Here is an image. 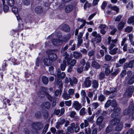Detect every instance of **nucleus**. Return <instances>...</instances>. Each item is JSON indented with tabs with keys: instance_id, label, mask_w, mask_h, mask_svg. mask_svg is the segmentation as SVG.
<instances>
[{
	"instance_id": "680f3d73",
	"label": "nucleus",
	"mask_w": 134,
	"mask_h": 134,
	"mask_svg": "<svg viewBox=\"0 0 134 134\" xmlns=\"http://www.w3.org/2000/svg\"><path fill=\"white\" fill-rule=\"evenodd\" d=\"M126 74V72L125 70H124L122 71L121 74L120 76L121 77H123Z\"/></svg>"
},
{
	"instance_id": "4be33fe9",
	"label": "nucleus",
	"mask_w": 134,
	"mask_h": 134,
	"mask_svg": "<svg viewBox=\"0 0 134 134\" xmlns=\"http://www.w3.org/2000/svg\"><path fill=\"white\" fill-rule=\"evenodd\" d=\"M43 62L44 64L46 66L50 65L52 63V61L47 58L44 59L43 60Z\"/></svg>"
},
{
	"instance_id": "c85d7f7f",
	"label": "nucleus",
	"mask_w": 134,
	"mask_h": 134,
	"mask_svg": "<svg viewBox=\"0 0 134 134\" xmlns=\"http://www.w3.org/2000/svg\"><path fill=\"white\" fill-rule=\"evenodd\" d=\"M127 23L134 25V16H131L129 18L127 21Z\"/></svg>"
},
{
	"instance_id": "bf43d9fd",
	"label": "nucleus",
	"mask_w": 134,
	"mask_h": 134,
	"mask_svg": "<svg viewBox=\"0 0 134 134\" xmlns=\"http://www.w3.org/2000/svg\"><path fill=\"white\" fill-rule=\"evenodd\" d=\"M65 105L68 107L70 106L71 104V100L66 101H65Z\"/></svg>"
},
{
	"instance_id": "393cba45",
	"label": "nucleus",
	"mask_w": 134,
	"mask_h": 134,
	"mask_svg": "<svg viewBox=\"0 0 134 134\" xmlns=\"http://www.w3.org/2000/svg\"><path fill=\"white\" fill-rule=\"evenodd\" d=\"M3 1V5H4V8H3V10L4 12H7L8 10V7L7 4H5L4 5V3H5V2H6V3H7V4H8V3H7V2L5 0H2Z\"/></svg>"
},
{
	"instance_id": "603ef678",
	"label": "nucleus",
	"mask_w": 134,
	"mask_h": 134,
	"mask_svg": "<svg viewBox=\"0 0 134 134\" xmlns=\"http://www.w3.org/2000/svg\"><path fill=\"white\" fill-rule=\"evenodd\" d=\"M105 60L107 61H110L112 59V57L109 55H106L105 57Z\"/></svg>"
},
{
	"instance_id": "4d7b16f0",
	"label": "nucleus",
	"mask_w": 134,
	"mask_h": 134,
	"mask_svg": "<svg viewBox=\"0 0 134 134\" xmlns=\"http://www.w3.org/2000/svg\"><path fill=\"white\" fill-rule=\"evenodd\" d=\"M86 134H90L91 133V130L90 128H86L85 129Z\"/></svg>"
},
{
	"instance_id": "f3484780",
	"label": "nucleus",
	"mask_w": 134,
	"mask_h": 134,
	"mask_svg": "<svg viewBox=\"0 0 134 134\" xmlns=\"http://www.w3.org/2000/svg\"><path fill=\"white\" fill-rule=\"evenodd\" d=\"M104 118L102 116H99L97 119L96 124L97 125H100L102 124V122L104 119Z\"/></svg>"
},
{
	"instance_id": "8fccbe9b",
	"label": "nucleus",
	"mask_w": 134,
	"mask_h": 134,
	"mask_svg": "<svg viewBox=\"0 0 134 134\" xmlns=\"http://www.w3.org/2000/svg\"><path fill=\"white\" fill-rule=\"evenodd\" d=\"M92 106L93 108L95 109L99 106V104L98 103L96 102L92 104Z\"/></svg>"
},
{
	"instance_id": "6e6552de",
	"label": "nucleus",
	"mask_w": 134,
	"mask_h": 134,
	"mask_svg": "<svg viewBox=\"0 0 134 134\" xmlns=\"http://www.w3.org/2000/svg\"><path fill=\"white\" fill-rule=\"evenodd\" d=\"M72 106L75 110L79 111L81 107V104L78 101H75L73 102Z\"/></svg>"
},
{
	"instance_id": "6ab92c4d",
	"label": "nucleus",
	"mask_w": 134,
	"mask_h": 134,
	"mask_svg": "<svg viewBox=\"0 0 134 134\" xmlns=\"http://www.w3.org/2000/svg\"><path fill=\"white\" fill-rule=\"evenodd\" d=\"M61 27L62 29L65 31H68L70 30L69 26L66 24H63L61 25Z\"/></svg>"
},
{
	"instance_id": "4468645a",
	"label": "nucleus",
	"mask_w": 134,
	"mask_h": 134,
	"mask_svg": "<svg viewBox=\"0 0 134 134\" xmlns=\"http://www.w3.org/2000/svg\"><path fill=\"white\" fill-rule=\"evenodd\" d=\"M12 10L13 12L16 15L17 20H19L20 18L19 15L18 14V11L17 8L16 7H14L12 8Z\"/></svg>"
},
{
	"instance_id": "1a4fd4ad",
	"label": "nucleus",
	"mask_w": 134,
	"mask_h": 134,
	"mask_svg": "<svg viewBox=\"0 0 134 134\" xmlns=\"http://www.w3.org/2000/svg\"><path fill=\"white\" fill-rule=\"evenodd\" d=\"M65 109L62 108L60 109H58L55 110L54 111V113L55 115L60 116L62 115L65 112Z\"/></svg>"
},
{
	"instance_id": "473e14b6",
	"label": "nucleus",
	"mask_w": 134,
	"mask_h": 134,
	"mask_svg": "<svg viewBox=\"0 0 134 134\" xmlns=\"http://www.w3.org/2000/svg\"><path fill=\"white\" fill-rule=\"evenodd\" d=\"M43 82L45 84H47L48 82V79L45 76H43L42 78Z\"/></svg>"
},
{
	"instance_id": "dca6fc26",
	"label": "nucleus",
	"mask_w": 134,
	"mask_h": 134,
	"mask_svg": "<svg viewBox=\"0 0 134 134\" xmlns=\"http://www.w3.org/2000/svg\"><path fill=\"white\" fill-rule=\"evenodd\" d=\"M35 12L37 14H40L42 12L43 10L42 8L40 6H38L35 9Z\"/></svg>"
},
{
	"instance_id": "7ed1b4c3",
	"label": "nucleus",
	"mask_w": 134,
	"mask_h": 134,
	"mask_svg": "<svg viewBox=\"0 0 134 134\" xmlns=\"http://www.w3.org/2000/svg\"><path fill=\"white\" fill-rule=\"evenodd\" d=\"M134 110V105L133 104H131L129 106L128 109H126L124 110V114L126 115L129 114L130 115L133 114Z\"/></svg>"
},
{
	"instance_id": "ddd939ff",
	"label": "nucleus",
	"mask_w": 134,
	"mask_h": 134,
	"mask_svg": "<svg viewBox=\"0 0 134 134\" xmlns=\"http://www.w3.org/2000/svg\"><path fill=\"white\" fill-rule=\"evenodd\" d=\"M73 6L70 4L66 6L65 8V12L67 13H69L71 12L73 10Z\"/></svg>"
},
{
	"instance_id": "79ce46f5",
	"label": "nucleus",
	"mask_w": 134,
	"mask_h": 134,
	"mask_svg": "<svg viewBox=\"0 0 134 134\" xmlns=\"http://www.w3.org/2000/svg\"><path fill=\"white\" fill-rule=\"evenodd\" d=\"M81 96L85 100V97L86 96V93L85 91L84 90H82L81 91Z\"/></svg>"
},
{
	"instance_id": "09e8293b",
	"label": "nucleus",
	"mask_w": 134,
	"mask_h": 134,
	"mask_svg": "<svg viewBox=\"0 0 134 134\" xmlns=\"http://www.w3.org/2000/svg\"><path fill=\"white\" fill-rule=\"evenodd\" d=\"M75 90L73 89H70L68 91V94L70 95H72L74 93Z\"/></svg>"
},
{
	"instance_id": "774afa93",
	"label": "nucleus",
	"mask_w": 134,
	"mask_h": 134,
	"mask_svg": "<svg viewBox=\"0 0 134 134\" xmlns=\"http://www.w3.org/2000/svg\"><path fill=\"white\" fill-rule=\"evenodd\" d=\"M134 63V60H132L130 61L129 63V67L131 68L133 66V64Z\"/></svg>"
},
{
	"instance_id": "0e129e2a",
	"label": "nucleus",
	"mask_w": 134,
	"mask_h": 134,
	"mask_svg": "<svg viewBox=\"0 0 134 134\" xmlns=\"http://www.w3.org/2000/svg\"><path fill=\"white\" fill-rule=\"evenodd\" d=\"M111 8L112 10L115 11L117 13L119 11V8L116 6L111 7Z\"/></svg>"
},
{
	"instance_id": "3c124183",
	"label": "nucleus",
	"mask_w": 134,
	"mask_h": 134,
	"mask_svg": "<svg viewBox=\"0 0 134 134\" xmlns=\"http://www.w3.org/2000/svg\"><path fill=\"white\" fill-rule=\"evenodd\" d=\"M111 100H109L107 101L105 105V108H108L109 107L111 104Z\"/></svg>"
},
{
	"instance_id": "338daca9",
	"label": "nucleus",
	"mask_w": 134,
	"mask_h": 134,
	"mask_svg": "<svg viewBox=\"0 0 134 134\" xmlns=\"http://www.w3.org/2000/svg\"><path fill=\"white\" fill-rule=\"evenodd\" d=\"M112 29V30L110 31V34L111 35H114L117 31V29L115 28H113Z\"/></svg>"
},
{
	"instance_id": "2f4dec72",
	"label": "nucleus",
	"mask_w": 134,
	"mask_h": 134,
	"mask_svg": "<svg viewBox=\"0 0 134 134\" xmlns=\"http://www.w3.org/2000/svg\"><path fill=\"white\" fill-rule=\"evenodd\" d=\"M57 84L58 86V87L61 88L62 87V83L61 80L60 79H57L56 81Z\"/></svg>"
},
{
	"instance_id": "13d9d810",
	"label": "nucleus",
	"mask_w": 134,
	"mask_h": 134,
	"mask_svg": "<svg viewBox=\"0 0 134 134\" xmlns=\"http://www.w3.org/2000/svg\"><path fill=\"white\" fill-rule=\"evenodd\" d=\"M111 102V106H112V107L113 108L117 106V104L116 103V101L115 100L113 99L112 100Z\"/></svg>"
},
{
	"instance_id": "a18cd8bd",
	"label": "nucleus",
	"mask_w": 134,
	"mask_h": 134,
	"mask_svg": "<svg viewBox=\"0 0 134 134\" xmlns=\"http://www.w3.org/2000/svg\"><path fill=\"white\" fill-rule=\"evenodd\" d=\"M113 128L110 125H109L106 128V132L107 133L110 132L112 130Z\"/></svg>"
},
{
	"instance_id": "5701e85b",
	"label": "nucleus",
	"mask_w": 134,
	"mask_h": 134,
	"mask_svg": "<svg viewBox=\"0 0 134 134\" xmlns=\"http://www.w3.org/2000/svg\"><path fill=\"white\" fill-rule=\"evenodd\" d=\"M66 60L65 59V60H64L63 63H62L60 66V68L62 71H64L66 68Z\"/></svg>"
},
{
	"instance_id": "de8ad7c7",
	"label": "nucleus",
	"mask_w": 134,
	"mask_h": 134,
	"mask_svg": "<svg viewBox=\"0 0 134 134\" xmlns=\"http://www.w3.org/2000/svg\"><path fill=\"white\" fill-rule=\"evenodd\" d=\"M49 125L48 124H47L46 125L43 130V131H42V133L43 134H44L46 133L47 131V130L49 127Z\"/></svg>"
},
{
	"instance_id": "58836bf2",
	"label": "nucleus",
	"mask_w": 134,
	"mask_h": 134,
	"mask_svg": "<svg viewBox=\"0 0 134 134\" xmlns=\"http://www.w3.org/2000/svg\"><path fill=\"white\" fill-rule=\"evenodd\" d=\"M86 113V109L84 108H82L80 111V114L81 115H84Z\"/></svg>"
},
{
	"instance_id": "b1692460",
	"label": "nucleus",
	"mask_w": 134,
	"mask_h": 134,
	"mask_svg": "<svg viewBox=\"0 0 134 134\" xmlns=\"http://www.w3.org/2000/svg\"><path fill=\"white\" fill-rule=\"evenodd\" d=\"M119 124L117 125L115 128V130L117 131H121L123 127V124L121 122H119Z\"/></svg>"
},
{
	"instance_id": "9b49d317",
	"label": "nucleus",
	"mask_w": 134,
	"mask_h": 134,
	"mask_svg": "<svg viewBox=\"0 0 134 134\" xmlns=\"http://www.w3.org/2000/svg\"><path fill=\"white\" fill-rule=\"evenodd\" d=\"M65 76V72H61L60 69H59L57 70V76L58 79H63Z\"/></svg>"
},
{
	"instance_id": "a19ab883",
	"label": "nucleus",
	"mask_w": 134,
	"mask_h": 134,
	"mask_svg": "<svg viewBox=\"0 0 134 134\" xmlns=\"http://www.w3.org/2000/svg\"><path fill=\"white\" fill-rule=\"evenodd\" d=\"M133 4L132 2H130L126 5V8L128 9H130L133 8Z\"/></svg>"
},
{
	"instance_id": "6e6d98bb",
	"label": "nucleus",
	"mask_w": 134,
	"mask_h": 134,
	"mask_svg": "<svg viewBox=\"0 0 134 134\" xmlns=\"http://www.w3.org/2000/svg\"><path fill=\"white\" fill-rule=\"evenodd\" d=\"M105 77V75L104 73L101 72L99 74V78L100 80H102Z\"/></svg>"
},
{
	"instance_id": "5fc2aeb1",
	"label": "nucleus",
	"mask_w": 134,
	"mask_h": 134,
	"mask_svg": "<svg viewBox=\"0 0 134 134\" xmlns=\"http://www.w3.org/2000/svg\"><path fill=\"white\" fill-rule=\"evenodd\" d=\"M94 51L93 50L90 51L88 52V55L90 57H91L94 54Z\"/></svg>"
},
{
	"instance_id": "c03bdc74",
	"label": "nucleus",
	"mask_w": 134,
	"mask_h": 134,
	"mask_svg": "<svg viewBox=\"0 0 134 134\" xmlns=\"http://www.w3.org/2000/svg\"><path fill=\"white\" fill-rule=\"evenodd\" d=\"M133 28L131 26H127L125 29V32H130L132 31Z\"/></svg>"
},
{
	"instance_id": "c9c22d12",
	"label": "nucleus",
	"mask_w": 134,
	"mask_h": 134,
	"mask_svg": "<svg viewBox=\"0 0 134 134\" xmlns=\"http://www.w3.org/2000/svg\"><path fill=\"white\" fill-rule=\"evenodd\" d=\"M105 97L104 95L102 94H100L98 97V100L100 102L104 101L105 99Z\"/></svg>"
},
{
	"instance_id": "20e7f679",
	"label": "nucleus",
	"mask_w": 134,
	"mask_h": 134,
	"mask_svg": "<svg viewBox=\"0 0 134 134\" xmlns=\"http://www.w3.org/2000/svg\"><path fill=\"white\" fill-rule=\"evenodd\" d=\"M68 48V46H66L62 48L61 50V52L62 53H64L65 54L64 55V56H65V59L67 60V61L68 62H68L70 61V59L69 58V55L67 54L66 52L65 51Z\"/></svg>"
},
{
	"instance_id": "f704fd0d",
	"label": "nucleus",
	"mask_w": 134,
	"mask_h": 134,
	"mask_svg": "<svg viewBox=\"0 0 134 134\" xmlns=\"http://www.w3.org/2000/svg\"><path fill=\"white\" fill-rule=\"evenodd\" d=\"M121 110L120 109L118 106L114 107L113 111L118 114L120 113Z\"/></svg>"
},
{
	"instance_id": "a211bd4d",
	"label": "nucleus",
	"mask_w": 134,
	"mask_h": 134,
	"mask_svg": "<svg viewBox=\"0 0 134 134\" xmlns=\"http://www.w3.org/2000/svg\"><path fill=\"white\" fill-rule=\"evenodd\" d=\"M125 23L123 22H121L118 25L117 28L119 30L121 31L124 27L125 26Z\"/></svg>"
},
{
	"instance_id": "7c9ffc66",
	"label": "nucleus",
	"mask_w": 134,
	"mask_h": 134,
	"mask_svg": "<svg viewBox=\"0 0 134 134\" xmlns=\"http://www.w3.org/2000/svg\"><path fill=\"white\" fill-rule=\"evenodd\" d=\"M46 88L43 87H41V92H38V94L39 97H42L44 93V90H45Z\"/></svg>"
},
{
	"instance_id": "ea45409f",
	"label": "nucleus",
	"mask_w": 134,
	"mask_h": 134,
	"mask_svg": "<svg viewBox=\"0 0 134 134\" xmlns=\"http://www.w3.org/2000/svg\"><path fill=\"white\" fill-rule=\"evenodd\" d=\"M70 35L68 34L66 36L63 37L62 40H61L62 41V42H65L68 40L70 38Z\"/></svg>"
},
{
	"instance_id": "e2e57ef3",
	"label": "nucleus",
	"mask_w": 134,
	"mask_h": 134,
	"mask_svg": "<svg viewBox=\"0 0 134 134\" xmlns=\"http://www.w3.org/2000/svg\"><path fill=\"white\" fill-rule=\"evenodd\" d=\"M91 4H90L88 3V2H86L84 5V8L86 9L87 8H88L90 7Z\"/></svg>"
},
{
	"instance_id": "a878e982",
	"label": "nucleus",
	"mask_w": 134,
	"mask_h": 134,
	"mask_svg": "<svg viewBox=\"0 0 134 134\" xmlns=\"http://www.w3.org/2000/svg\"><path fill=\"white\" fill-rule=\"evenodd\" d=\"M72 126L74 128V131L76 133L77 132L80 131V128L79 126L78 125H75L74 123H73V125Z\"/></svg>"
},
{
	"instance_id": "c756f323",
	"label": "nucleus",
	"mask_w": 134,
	"mask_h": 134,
	"mask_svg": "<svg viewBox=\"0 0 134 134\" xmlns=\"http://www.w3.org/2000/svg\"><path fill=\"white\" fill-rule=\"evenodd\" d=\"M62 97L65 100H67L71 98V96L69 94H67L66 92L64 93H63Z\"/></svg>"
},
{
	"instance_id": "423d86ee",
	"label": "nucleus",
	"mask_w": 134,
	"mask_h": 134,
	"mask_svg": "<svg viewBox=\"0 0 134 134\" xmlns=\"http://www.w3.org/2000/svg\"><path fill=\"white\" fill-rule=\"evenodd\" d=\"M32 127L33 129L36 130H39L43 128V125L41 123L36 122L34 124Z\"/></svg>"
},
{
	"instance_id": "052dcab7",
	"label": "nucleus",
	"mask_w": 134,
	"mask_h": 134,
	"mask_svg": "<svg viewBox=\"0 0 134 134\" xmlns=\"http://www.w3.org/2000/svg\"><path fill=\"white\" fill-rule=\"evenodd\" d=\"M83 40L82 39H78L77 46L79 47L82 43Z\"/></svg>"
},
{
	"instance_id": "e433bc0d",
	"label": "nucleus",
	"mask_w": 134,
	"mask_h": 134,
	"mask_svg": "<svg viewBox=\"0 0 134 134\" xmlns=\"http://www.w3.org/2000/svg\"><path fill=\"white\" fill-rule=\"evenodd\" d=\"M72 125H73V123L71 124L70 126H69L67 127L68 131L71 133H73L74 132V128L72 126Z\"/></svg>"
},
{
	"instance_id": "bb28decb",
	"label": "nucleus",
	"mask_w": 134,
	"mask_h": 134,
	"mask_svg": "<svg viewBox=\"0 0 134 134\" xmlns=\"http://www.w3.org/2000/svg\"><path fill=\"white\" fill-rule=\"evenodd\" d=\"M41 105L43 108L48 109L50 107V104L48 102H45L42 104Z\"/></svg>"
},
{
	"instance_id": "f8f14e48",
	"label": "nucleus",
	"mask_w": 134,
	"mask_h": 134,
	"mask_svg": "<svg viewBox=\"0 0 134 134\" xmlns=\"http://www.w3.org/2000/svg\"><path fill=\"white\" fill-rule=\"evenodd\" d=\"M52 42L54 45L56 46H59L62 43V41L61 40L54 39L52 41Z\"/></svg>"
},
{
	"instance_id": "2eb2a0df",
	"label": "nucleus",
	"mask_w": 134,
	"mask_h": 134,
	"mask_svg": "<svg viewBox=\"0 0 134 134\" xmlns=\"http://www.w3.org/2000/svg\"><path fill=\"white\" fill-rule=\"evenodd\" d=\"M120 122V120L119 119L115 118L111 120L110 124L112 125H115L118 123Z\"/></svg>"
},
{
	"instance_id": "37998d69",
	"label": "nucleus",
	"mask_w": 134,
	"mask_h": 134,
	"mask_svg": "<svg viewBox=\"0 0 134 134\" xmlns=\"http://www.w3.org/2000/svg\"><path fill=\"white\" fill-rule=\"evenodd\" d=\"M23 4L25 5H28L30 4L31 3L30 0H23Z\"/></svg>"
},
{
	"instance_id": "72a5a7b5",
	"label": "nucleus",
	"mask_w": 134,
	"mask_h": 134,
	"mask_svg": "<svg viewBox=\"0 0 134 134\" xmlns=\"http://www.w3.org/2000/svg\"><path fill=\"white\" fill-rule=\"evenodd\" d=\"M65 82L67 83H68L69 82L70 85L72 86H73L72 81L71 80V79L70 77H66L65 79Z\"/></svg>"
},
{
	"instance_id": "f257e3e1",
	"label": "nucleus",
	"mask_w": 134,
	"mask_h": 134,
	"mask_svg": "<svg viewBox=\"0 0 134 134\" xmlns=\"http://www.w3.org/2000/svg\"><path fill=\"white\" fill-rule=\"evenodd\" d=\"M55 51L53 50H48L47 52L48 58L51 61L55 60L57 58V55L54 53Z\"/></svg>"
},
{
	"instance_id": "cd10ccee",
	"label": "nucleus",
	"mask_w": 134,
	"mask_h": 134,
	"mask_svg": "<svg viewBox=\"0 0 134 134\" xmlns=\"http://www.w3.org/2000/svg\"><path fill=\"white\" fill-rule=\"evenodd\" d=\"M92 86L94 88H96L98 86V82L96 80H93L92 83Z\"/></svg>"
},
{
	"instance_id": "9d476101",
	"label": "nucleus",
	"mask_w": 134,
	"mask_h": 134,
	"mask_svg": "<svg viewBox=\"0 0 134 134\" xmlns=\"http://www.w3.org/2000/svg\"><path fill=\"white\" fill-rule=\"evenodd\" d=\"M83 85L86 87L88 88L90 87L91 85V81L90 78L89 77L86 78Z\"/></svg>"
},
{
	"instance_id": "4c0bfd02",
	"label": "nucleus",
	"mask_w": 134,
	"mask_h": 134,
	"mask_svg": "<svg viewBox=\"0 0 134 134\" xmlns=\"http://www.w3.org/2000/svg\"><path fill=\"white\" fill-rule=\"evenodd\" d=\"M134 82V75L132 76L128 80V83L130 85H132Z\"/></svg>"
},
{
	"instance_id": "69168bd1",
	"label": "nucleus",
	"mask_w": 134,
	"mask_h": 134,
	"mask_svg": "<svg viewBox=\"0 0 134 134\" xmlns=\"http://www.w3.org/2000/svg\"><path fill=\"white\" fill-rule=\"evenodd\" d=\"M119 69H117L115 71L112 73V75L113 76H115L117 75L119 73Z\"/></svg>"
},
{
	"instance_id": "f03ea898",
	"label": "nucleus",
	"mask_w": 134,
	"mask_h": 134,
	"mask_svg": "<svg viewBox=\"0 0 134 134\" xmlns=\"http://www.w3.org/2000/svg\"><path fill=\"white\" fill-rule=\"evenodd\" d=\"M134 91V87L132 86H130L127 88L124 93L126 97H130L131 96Z\"/></svg>"
},
{
	"instance_id": "39448f33",
	"label": "nucleus",
	"mask_w": 134,
	"mask_h": 134,
	"mask_svg": "<svg viewBox=\"0 0 134 134\" xmlns=\"http://www.w3.org/2000/svg\"><path fill=\"white\" fill-rule=\"evenodd\" d=\"M115 46V45L113 44H111V45L109 46V49L110 50L109 53L110 54L114 55L116 54L117 53V51L118 50V48H115L112 49Z\"/></svg>"
},
{
	"instance_id": "412c9836",
	"label": "nucleus",
	"mask_w": 134,
	"mask_h": 134,
	"mask_svg": "<svg viewBox=\"0 0 134 134\" xmlns=\"http://www.w3.org/2000/svg\"><path fill=\"white\" fill-rule=\"evenodd\" d=\"M92 66L96 69H98L100 68V66L99 64L95 61H93L92 64Z\"/></svg>"
},
{
	"instance_id": "0eeeda50",
	"label": "nucleus",
	"mask_w": 134,
	"mask_h": 134,
	"mask_svg": "<svg viewBox=\"0 0 134 134\" xmlns=\"http://www.w3.org/2000/svg\"><path fill=\"white\" fill-rule=\"evenodd\" d=\"M92 35L94 37H95V40L97 42H100L101 40V37L100 35L99 34H97V32H93Z\"/></svg>"
},
{
	"instance_id": "49530a36",
	"label": "nucleus",
	"mask_w": 134,
	"mask_h": 134,
	"mask_svg": "<svg viewBox=\"0 0 134 134\" xmlns=\"http://www.w3.org/2000/svg\"><path fill=\"white\" fill-rule=\"evenodd\" d=\"M49 125L48 124H47L46 125L43 130V131H42V133L43 134H44L46 133L47 131V130L49 127Z\"/></svg>"
},
{
	"instance_id": "864d4df0",
	"label": "nucleus",
	"mask_w": 134,
	"mask_h": 134,
	"mask_svg": "<svg viewBox=\"0 0 134 134\" xmlns=\"http://www.w3.org/2000/svg\"><path fill=\"white\" fill-rule=\"evenodd\" d=\"M83 66H81L78 68L77 69L78 72L81 73L82 72L83 70Z\"/></svg>"
},
{
	"instance_id": "aec40b11",
	"label": "nucleus",
	"mask_w": 134,
	"mask_h": 134,
	"mask_svg": "<svg viewBox=\"0 0 134 134\" xmlns=\"http://www.w3.org/2000/svg\"><path fill=\"white\" fill-rule=\"evenodd\" d=\"M73 55L74 57L76 59L81 58L82 57V55L81 53L77 52H74L73 53Z\"/></svg>"
}]
</instances>
